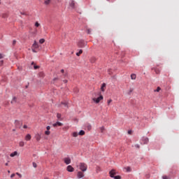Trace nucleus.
<instances>
[{
  "mask_svg": "<svg viewBox=\"0 0 179 179\" xmlns=\"http://www.w3.org/2000/svg\"><path fill=\"white\" fill-rule=\"evenodd\" d=\"M78 167H79L80 170L83 171V173H85V171H87V164H86L84 162H80L78 165Z\"/></svg>",
  "mask_w": 179,
  "mask_h": 179,
  "instance_id": "1",
  "label": "nucleus"
},
{
  "mask_svg": "<svg viewBox=\"0 0 179 179\" xmlns=\"http://www.w3.org/2000/svg\"><path fill=\"white\" fill-rule=\"evenodd\" d=\"M86 42H85V41H79L78 43V47H79L80 48H83L84 47H86Z\"/></svg>",
  "mask_w": 179,
  "mask_h": 179,
  "instance_id": "2",
  "label": "nucleus"
},
{
  "mask_svg": "<svg viewBox=\"0 0 179 179\" xmlns=\"http://www.w3.org/2000/svg\"><path fill=\"white\" fill-rule=\"evenodd\" d=\"M103 95H100L98 98H93L92 100L96 103V104H99V101H101L103 100Z\"/></svg>",
  "mask_w": 179,
  "mask_h": 179,
  "instance_id": "3",
  "label": "nucleus"
},
{
  "mask_svg": "<svg viewBox=\"0 0 179 179\" xmlns=\"http://www.w3.org/2000/svg\"><path fill=\"white\" fill-rule=\"evenodd\" d=\"M75 8H76V6L75 5V1L71 0L69 1V8L70 9H75Z\"/></svg>",
  "mask_w": 179,
  "mask_h": 179,
  "instance_id": "4",
  "label": "nucleus"
},
{
  "mask_svg": "<svg viewBox=\"0 0 179 179\" xmlns=\"http://www.w3.org/2000/svg\"><path fill=\"white\" fill-rule=\"evenodd\" d=\"M77 177L78 178H83V177H85V173H83L82 171H78L77 173Z\"/></svg>",
  "mask_w": 179,
  "mask_h": 179,
  "instance_id": "5",
  "label": "nucleus"
},
{
  "mask_svg": "<svg viewBox=\"0 0 179 179\" xmlns=\"http://www.w3.org/2000/svg\"><path fill=\"white\" fill-rule=\"evenodd\" d=\"M74 170L75 169H73V167H72V166L69 165L67 166V171H69V173H73Z\"/></svg>",
  "mask_w": 179,
  "mask_h": 179,
  "instance_id": "6",
  "label": "nucleus"
},
{
  "mask_svg": "<svg viewBox=\"0 0 179 179\" xmlns=\"http://www.w3.org/2000/svg\"><path fill=\"white\" fill-rule=\"evenodd\" d=\"M110 177H111L112 178H114L115 176V171L114 169H112L110 172Z\"/></svg>",
  "mask_w": 179,
  "mask_h": 179,
  "instance_id": "7",
  "label": "nucleus"
},
{
  "mask_svg": "<svg viewBox=\"0 0 179 179\" xmlns=\"http://www.w3.org/2000/svg\"><path fill=\"white\" fill-rule=\"evenodd\" d=\"M64 124L59 122H57L56 123L52 124V127H62Z\"/></svg>",
  "mask_w": 179,
  "mask_h": 179,
  "instance_id": "8",
  "label": "nucleus"
},
{
  "mask_svg": "<svg viewBox=\"0 0 179 179\" xmlns=\"http://www.w3.org/2000/svg\"><path fill=\"white\" fill-rule=\"evenodd\" d=\"M38 47V43H37V41H34V44L32 45V48L37 50Z\"/></svg>",
  "mask_w": 179,
  "mask_h": 179,
  "instance_id": "9",
  "label": "nucleus"
},
{
  "mask_svg": "<svg viewBox=\"0 0 179 179\" xmlns=\"http://www.w3.org/2000/svg\"><path fill=\"white\" fill-rule=\"evenodd\" d=\"M64 163L66 164H71V158L69 157L64 158Z\"/></svg>",
  "mask_w": 179,
  "mask_h": 179,
  "instance_id": "10",
  "label": "nucleus"
},
{
  "mask_svg": "<svg viewBox=\"0 0 179 179\" xmlns=\"http://www.w3.org/2000/svg\"><path fill=\"white\" fill-rule=\"evenodd\" d=\"M96 61H97V59H96V57H92L90 58V62H91V64H94Z\"/></svg>",
  "mask_w": 179,
  "mask_h": 179,
  "instance_id": "11",
  "label": "nucleus"
},
{
  "mask_svg": "<svg viewBox=\"0 0 179 179\" xmlns=\"http://www.w3.org/2000/svg\"><path fill=\"white\" fill-rule=\"evenodd\" d=\"M35 139H36L38 142L40 141V140L41 139V135H40V134H36L35 135Z\"/></svg>",
  "mask_w": 179,
  "mask_h": 179,
  "instance_id": "12",
  "label": "nucleus"
},
{
  "mask_svg": "<svg viewBox=\"0 0 179 179\" xmlns=\"http://www.w3.org/2000/svg\"><path fill=\"white\" fill-rule=\"evenodd\" d=\"M143 142L144 145H146L149 142V138L148 137L143 138Z\"/></svg>",
  "mask_w": 179,
  "mask_h": 179,
  "instance_id": "13",
  "label": "nucleus"
},
{
  "mask_svg": "<svg viewBox=\"0 0 179 179\" xmlns=\"http://www.w3.org/2000/svg\"><path fill=\"white\" fill-rule=\"evenodd\" d=\"M106 83H103V84H102V85H101V92H105V90H106Z\"/></svg>",
  "mask_w": 179,
  "mask_h": 179,
  "instance_id": "14",
  "label": "nucleus"
},
{
  "mask_svg": "<svg viewBox=\"0 0 179 179\" xmlns=\"http://www.w3.org/2000/svg\"><path fill=\"white\" fill-rule=\"evenodd\" d=\"M31 135L27 134V136H25V141H31Z\"/></svg>",
  "mask_w": 179,
  "mask_h": 179,
  "instance_id": "15",
  "label": "nucleus"
},
{
  "mask_svg": "<svg viewBox=\"0 0 179 179\" xmlns=\"http://www.w3.org/2000/svg\"><path fill=\"white\" fill-rule=\"evenodd\" d=\"M135 79H136V74L132 73V74L131 75V80H135Z\"/></svg>",
  "mask_w": 179,
  "mask_h": 179,
  "instance_id": "16",
  "label": "nucleus"
},
{
  "mask_svg": "<svg viewBox=\"0 0 179 179\" xmlns=\"http://www.w3.org/2000/svg\"><path fill=\"white\" fill-rule=\"evenodd\" d=\"M17 101V98L14 96L13 99L11 100V103L13 104Z\"/></svg>",
  "mask_w": 179,
  "mask_h": 179,
  "instance_id": "17",
  "label": "nucleus"
},
{
  "mask_svg": "<svg viewBox=\"0 0 179 179\" xmlns=\"http://www.w3.org/2000/svg\"><path fill=\"white\" fill-rule=\"evenodd\" d=\"M10 157H15V156H17V151H15L14 152L10 155Z\"/></svg>",
  "mask_w": 179,
  "mask_h": 179,
  "instance_id": "18",
  "label": "nucleus"
},
{
  "mask_svg": "<svg viewBox=\"0 0 179 179\" xmlns=\"http://www.w3.org/2000/svg\"><path fill=\"white\" fill-rule=\"evenodd\" d=\"M45 5H50L51 3V0H44Z\"/></svg>",
  "mask_w": 179,
  "mask_h": 179,
  "instance_id": "19",
  "label": "nucleus"
},
{
  "mask_svg": "<svg viewBox=\"0 0 179 179\" xmlns=\"http://www.w3.org/2000/svg\"><path fill=\"white\" fill-rule=\"evenodd\" d=\"M8 13H3L1 15V17H3V19H6L8 17Z\"/></svg>",
  "mask_w": 179,
  "mask_h": 179,
  "instance_id": "20",
  "label": "nucleus"
},
{
  "mask_svg": "<svg viewBox=\"0 0 179 179\" xmlns=\"http://www.w3.org/2000/svg\"><path fill=\"white\" fill-rule=\"evenodd\" d=\"M19 146H20L21 148H23V146H24V141H20L19 143Z\"/></svg>",
  "mask_w": 179,
  "mask_h": 179,
  "instance_id": "21",
  "label": "nucleus"
},
{
  "mask_svg": "<svg viewBox=\"0 0 179 179\" xmlns=\"http://www.w3.org/2000/svg\"><path fill=\"white\" fill-rule=\"evenodd\" d=\"M45 42V39L44 38H41L39 40L40 44H44Z\"/></svg>",
  "mask_w": 179,
  "mask_h": 179,
  "instance_id": "22",
  "label": "nucleus"
},
{
  "mask_svg": "<svg viewBox=\"0 0 179 179\" xmlns=\"http://www.w3.org/2000/svg\"><path fill=\"white\" fill-rule=\"evenodd\" d=\"M83 52V50H80L78 52L76 53L77 57L80 56V55Z\"/></svg>",
  "mask_w": 179,
  "mask_h": 179,
  "instance_id": "23",
  "label": "nucleus"
},
{
  "mask_svg": "<svg viewBox=\"0 0 179 179\" xmlns=\"http://www.w3.org/2000/svg\"><path fill=\"white\" fill-rule=\"evenodd\" d=\"M99 129H100V132H101V134H103V132H104V131L106 130V129L104 128V127H100Z\"/></svg>",
  "mask_w": 179,
  "mask_h": 179,
  "instance_id": "24",
  "label": "nucleus"
},
{
  "mask_svg": "<svg viewBox=\"0 0 179 179\" xmlns=\"http://www.w3.org/2000/svg\"><path fill=\"white\" fill-rule=\"evenodd\" d=\"M78 135H80L81 136L85 135V131L80 130V132L78 133Z\"/></svg>",
  "mask_w": 179,
  "mask_h": 179,
  "instance_id": "25",
  "label": "nucleus"
},
{
  "mask_svg": "<svg viewBox=\"0 0 179 179\" xmlns=\"http://www.w3.org/2000/svg\"><path fill=\"white\" fill-rule=\"evenodd\" d=\"M78 135H79V134H78V132H76V131H75V132L73 133V136L74 138L78 137Z\"/></svg>",
  "mask_w": 179,
  "mask_h": 179,
  "instance_id": "26",
  "label": "nucleus"
},
{
  "mask_svg": "<svg viewBox=\"0 0 179 179\" xmlns=\"http://www.w3.org/2000/svg\"><path fill=\"white\" fill-rule=\"evenodd\" d=\"M57 118H58V120H60V121H62V119L61 118V114L57 113Z\"/></svg>",
  "mask_w": 179,
  "mask_h": 179,
  "instance_id": "27",
  "label": "nucleus"
},
{
  "mask_svg": "<svg viewBox=\"0 0 179 179\" xmlns=\"http://www.w3.org/2000/svg\"><path fill=\"white\" fill-rule=\"evenodd\" d=\"M38 75H39L40 78H44V73L43 72H40Z\"/></svg>",
  "mask_w": 179,
  "mask_h": 179,
  "instance_id": "28",
  "label": "nucleus"
},
{
  "mask_svg": "<svg viewBox=\"0 0 179 179\" xmlns=\"http://www.w3.org/2000/svg\"><path fill=\"white\" fill-rule=\"evenodd\" d=\"M62 106H64V107H68V103L66 102H62Z\"/></svg>",
  "mask_w": 179,
  "mask_h": 179,
  "instance_id": "29",
  "label": "nucleus"
},
{
  "mask_svg": "<svg viewBox=\"0 0 179 179\" xmlns=\"http://www.w3.org/2000/svg\"><path fill=\"white\" fill-rule=\"evenodd\" d=\"M160 90H162V88H160V87H157V90H154V92H160Z\"/></svg>",
  "mask_w": 179,
  "mask_h": 179,
  "instance_id": "30",
  "label": "nucleus"
},
{
  "mask_svg": "<svg viewBox=\"0 0 179 179\" xmlns=\"http://www.w3.org/2000/svg\"><path fill=\"white\" fill-rule=\"evenodd\" d=\"M50 134H51V131H50V130H47L45 131V135H50Z\"/></svg>",
  "mask_w": 179,
  "mask_h": 179,
  "instance_id": "31",
  "label": "nucleus"
},
{
  "mask_svg": "<svg viewBox=\"0 0 179 179\" xmlns=\"http://www.w3.org/2000/svg\"><path fill=\"white\" fill-rule=\"evenodd\" d=\"M35 26H36V27H40V23H38V22H36L35 23Z\"/></svg>",
  "mask_w": 179,
  "mask_h": 179,
  "instance_id": "32",
  "label": "nucleus"
},
{
  "mask_svg": "<svg viewBox=\"0 0 179 179\" xmlns=\"http://www.w3.org/2000/svg\"><path fill=\"white\" fill-rule=\"evenodd\" d=\"M113 178L114 179H121V176H116Z\"/></svg>",
  "mask_w": 179,
  "mask_h": 179,
  "instance_id": "33",
  "label": "nucleus"
},
{
  "mask_svg": "<svg viewBox=\"0 0 179 179\" xmlns=\"http://www.w3.org/2000/svg\"><path fill=\"white\" fill-rule=\"evenodd\" d=\"M113 102V99L108 100V106H110V103Z\"/></svg>",
  "mask_w": 179,
  "mask_h": 179,
  "instance_id": "34",
  "label": "nucleus"
},
{
  "mask_svg": "<svg viewBox=\"0 0 179 179\" xmlns=\"http://www.w3.org/2000/svg\"><path fill=\"white\" fill-rule=\"evenodd\" d=\"M162 178L163 179H170V178H169V176H163Z\"/></svg>",
  "mask_w": 179,
  "mask_h": 179,
  "instance_id": "35",
  "label": "nucleus"
},
{
  "mask_svg": "<svg viewBox=\"0 0 179 179\" xmlns=\"http://www.w3.org/2000/svg\"><path fill=\"white\" fill-rule=\"evenodd\" d=\"M87 34H90L92 33V29H88L87 30Z\"/></svg>",
  "mask_w": 179,
  "mask_h": 179,
  "instance_id": "36",
  "label": "nucleus"
},
{
  "mask_svg": "<svg viewBox=\"0 0 179 179\" xmlns=\"http://www.w3.org/2000/svg\"><path fill=\"white\" fill-rule=\"evenodd\" d=\"M33 167H34V169L37 167V164H36V162H33Z\"/></svg>",
  "mask_w": 179,
  "mask_h": 179,
  "instance_id": "37",
  "label": "nucleus"
},
{
  "mask_svg": "<svg viewBox=\"0 0 179 179\" xmlns=\"http://www.w3.org/2000/svg\"><path fill=\"white\" fill-rule=\"evenodd\" d=\"M16 175L18 176V177L20 178H22V174L19 173H16Z\"/></svg>",
  "mask_w": 179,
  "mask_h": 179,
  "instance_id": "38",
  "label": "nucleus"
},
{
  "mask_svg": "<svg viewBox=\"0 0 179 179\" xmlns=\"http://www.w3.org/2000/svg\"><path fill=\"white\" fill-rule=\"evenodd\" d=\"M127 171L129 172L131 171V167L128 166L127 168H126Z\"/></svg>",
  "mask_w": 179,
  "mask_h": 179,
  "instance_id": "39",
  "label": "nucleus"
},
{
  "mask_svg": "<svg viewBox=\"0 0 179 179\" xmlns=\"http://www.w3.org/2000/svg\"><path fill=\"white\" fill-rule=\"evenodd\" d=\"M101 171L100 167H96V173H99Z\"/></svg>",
  "mask_w": 179,
  "mask_h": 179,
  "instance_id": "40",
  "label": "nucleus"
},
{
  "mask_svg": "<svg viewBox=\"0 0 179 179\" xmlns=\"http://www.w3.org/2000/svg\"><path fill=\"white\" fill-rule=\"evenodd\" d=\"M3 54L0 53V59H2V58H3Z\"/></svg>",
  "mask_w": 179,
  "mask_h": 179,
  "instance_id": "41",
  "label": "nucleus"
},
{
  "mask_svg": "<svg viewBox=\"0 0 179 179\" xmlns=\"http://www.w3.org/2000/svg\"><path fill=\"white\" fill-rule=\"evenodd\" d=\"M3 65V60L0 61V66H2Z\"/></svg>",
  "mask_w": 179,
  "mask_h": 179,
  "instance_id": "42",
  "label": "nucleus"
},
{
  "mask_svg": "<svg viewBox=\"0 0 179 179\" xmlns=\"http://www.w3.org/2000/svg\"><path fill=\"white\" fill-rule=\"evenodd\" d=\"M46 129H47V131H50V129H51V127L48 126V127H46Z\"/></svg>",
  "mask_w": 179,
  "mask_h": 179,
  "instance_id": "43",
  "label": "nucleus"
},
{
  "mask_svg": "<svg viewBox=\"0 0 179 179\" xmlns=\"http://www.w3.org/2000/svg\"><path fill=\"white\" fill-rule=\"evenodd\" d=\"M34 69H38L39 66L34 65Z\"/></svg>",
  "mask_w": 179,
  "mask_h": 179,
  "instance_id": "44",
  "label": "nucleus"
},
{
  "mask_svg": "<svg viewBox=\"0 0 179 179\" xmlns=\"http://www.w3.org/2000/svg\"><path fill=\"white\" fill-rule=\"evenodd\" d=\"M135 148H137V149H139L140 146H139L138 144H136V145H135Z\"/></svg>",
  "mask_w": 179,
  "mask_h": 179,
  "instance_id": "45",
  "label": "nucleus"
},
{
  "mask_svg": "<svg viewBox=\"0 0 179 179\" xmlns=\"http://www.w3.org/2000/svg\"><path fill=\"white\" fill-rule=\"evenodd\" d=\"M155 72H156V73H160V71L157 69H155Z\"/></svg>",
  "mask_w": 179,
  "mask_h": 179,
  "instance_id": "46",
  "label": "nucleus"
},
{
  "mask_svg": "<svg viewBox=\"0 0 179 179\" xmlns=\"http://www.w3.org/2000/svg\"><path fill=\"white\" fill-rule=\"evenodd\" d=\"M13 177H15V173L11 174L10 178H13Z\"/></svg>",
  "mask_w": 179,
  "mask_h": 179,
  "instance_id": "47",
  "label": "nucleus"
},
{
  "mask_svg": "<svg viewBox=\"0 0 179 179\" xmlns=\"http://www.w3.org/2000/svg\"><path fill=\"white\" fill-rule=\"evenodd\" d=\"M31 50H32V51L34 52H37L36 51V49H34V48H31Z\"/></svg>",
  "mask_w": 179,
  "mask_h": 179,
  "instance_id": "48",
  "label": "nucleus"
},
{
  "mask_svg": "<svg viewBox=\"0 0 179 179\" xmlns=\"http://www.w3.org/2000/svg\"><path fill=\"white\" fill-rule=\"evenodd\" d=\"M23 128H24V129H27V125L24 124V127H23Z\"/></svg>",
  "mask_w": 179,
  "mask_h": 179,
  "instance_id": "49",
  "label": "nucleus"
},
{
  "mask_svg": "<svg viewBox=\"0 0 179 179\" xmlns=\"http://www.w3.org/2000/svg\"><path fill=\"white\" fill-rule=\"evenodd\" d=\"M61 72H62V73H64L65 72V70L62 69V70H61Z\"/></svg>",
  "mask_w": 179,
  "mask_h": 179,
  "instance_id": "50",
  "label": "nucleus"
},
{
  "mask_svg": "<svg viewBox=\"0 0 179 179\" xmlns=\"http://www.w3.org/2000/svg\"><path fill=\"white\" fill-rule=\"evenodd\" d=\"M64 82L65 83H68V80H64Z\"/></svg>",
  "mask_w": 179,
  "mask_h": 179,
  "instance_id": "51",
  "label": "nucleus"
},
{
  "mask_svg": "<svg viewBox=\"0 0 179 179\" xmlns=\"http://www.w3.org/2000/svg\"><path fill=\"white\" fill-rule=\"evenodd\" d=\"M13 44H16V41H13Z\"/></svg>",
  "mask_w": 179,
  "mask_h": 179,
  "instance_id": "52",
  "label": "nucleus"
},
{
  "mask_svg": "<svg viewBox=\"0 0 179 179\" xmlns=\"http://www.w3.org/2000/svg\"><path fill=\"white\" fill-rule=\"evenodd\" d=\"M131 132H132V131H128V134H129V135H131Z\"/></svg>",
  "mask_w": 179,
  "mask_h": 179,
  "instance_id": "53",
  "label": "nucleus"
},
{
  "mask_svg": "<svg viewBox=\"0 0 179 179\" xmlns=\"http://www.w3.org/2000/svg\"><path fill=\"white\" fill-rule=\"evenodd\" d=\"M54 80H58L57 78H54Z\"/></svg>",
  "mask_w": 179,
  "mask_h": 179,
  "instance_id": "54",
  "label": "nucleus"
},
{
  "mask_svg": "<svg viewBox=\"0 0 179 179\" xmlns=\"http://www.w3.org/2000/svg\"><path fill=\"white\" fill-rule=\"evenodd\" d=\"M31 65H34V62H32V63H31Z\"/></svg>",
  "mask_w": 179,
  "mask_h": 179,
  "instance_id": "55",
  "label": "nucleus"
},
{
  "mask_svg": "<svg viewBox=\"0 0 179 179\" xmlns=\"http://www.w3.org/2000/svg\"><path fill=\"white\" fill-rule=\"evenodd\" d=\"M6 166H8V163H6Z\"/></svg>",
  "mask_w": 179,
  "mask_h": 179,
  "instance_id": "56",
  "label": "nucleus"
},
{
  "mask_svg": "<svg viewBox=\"0 0 179 179\" xmlns=\"http://www.w3.org/2000/svg\"><path fill=\"white\" fill-rule=\"evenodd\" d=\"M78 92H79V90H77L76 93H78Z\"/></svg>",
  "mask_w": 179,
  "mask_h": 179,
  "instance_id": "57",
  "label": "nucleus"
},
{
  "mask_svg": "<svg viewBox=\"0 0 179 179\" xmlns=\"http://www.w3.org/2000/svg\"><path fill=\"white\" fill-rule=\"evenodd\" d=\"M45 179H50V178H45Z\"/></svg>",
  "mask_w": 179,
  "mask_h": 179,
  "instance_id": "58",
  "label": "nucleus"
},
{
  "mask_svg": "<svg viewBox=\"0 0 179 179\" xmlns=\"http://www.w3.org/2000/svg\"><path fill=\"white\" fill-rule=\"evenodd\" d=\"M8 173H10V171H8Z\"/></svg>",
  "mask_w": 179,
  "mask_h": 179,
  "instance_id": "59",
  "label": "nucleus"
},
{
  "mask_svg": "<svg viewBox=\"0 0 179 179\" xmlns=\"http://www.w3.org/2000/svg\"><path fill=\"white\" fill-rule=\"evenodd\" d=\"M15 122H18L17 121H15Z\"/></svg>",
  "mask_w": 179,
  "mask_h": 179,
  "instance_id": "60",
  "label": "nucleus"
},
{
  "mask_svg": "<svg viewBox=\"0 0 179 179\" xmlns=\"http://www.w3.org/2000/svg\"><path fill=\"white\" fill-rule=\"evenodd\" d=\"M0 5H1V2H0Z\"/></svg>",
  "mask_w": 179,
  "mask_h": 179,
  "instance_id": "61",
  "label": "nucleus"
}]
</instances>
